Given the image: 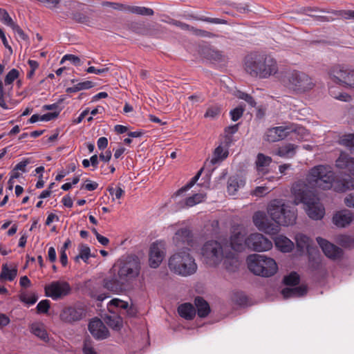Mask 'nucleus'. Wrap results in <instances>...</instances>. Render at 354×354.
<instances>
[{"mask_svg":"<svg viewBox=\"0 0 354 354\" xmlns=\"http://www.w3.org/2000/svg\"><path fill=\"white\" fill-rule=\"evenodd\" d=\"M268 213L272 221L268 218L263 212H256L253 216L254 225L261 231L276 234L279 231V226L292 225L295 223L297 215L295 212L286 205L281 201H273L268 207Z\"/></svg>","mask_w":354,"mask_h":354,"instance_id":"nucleus-1","label":"nucleus"},{"mask_svg":"<svg viewBox=\"0 0 354 354\" xmlns=\"http://www.w3.org/2000/svg\"><path fill=\"white\" fill-rule=\"evenodd\" d=\"M140 261L136 256H128L120 259L111 270L113 274L103 279V286L108 290L122 292L128 288L131 281L140 273Z\"/></svg>","mask_w":354,"mask_h":354,"instance_id":"nucleus-2","label":"nucleus"},{"mask_svg":"<svg viewBox=\"0 0 354 354\" xmlns=\"http://www.w3.org/2000/svg\"><path fill=\"white\" fill-rule=\"evenodd\" d=\"M335 175L329 165H319L313 167L306 178L308 182L323 189H329L332 187L337 192H344L351 187L354 188V182L346 180L335 181Z\"/></svg>","mask_w":354,"mask_h":354,"instance_id":"nucleus-3","label":"nucleus"},{"mask_svg":"<svg viewBox=\"0 0 354 354\" xmlns=\"http://www.w3.org/2000/svg\"><path fill=\"white\" fill-rule=\"evenodd\" d=\"M292 192L296 205L303 203L306 206L308 216L313 220H320L325 214L324 207L319 202L312 189L304 182L293 185Z\"/></svg>","mask_w":354,"mask_h":354,"instance_id":"nucleus-4","label":"nucleus"},{"mask_svg":"<svg viewBox=\"0 0 354 354\" xmlns=\"http://www.w3.org/2000/svg\"><path fill=\"white\" fill-rule=\"evenodd\" d=\"M245 70L254 77L267 79L278 72V64L274 58L257 53H251L245 58Z\"/></svg>","mask_w":354,"mask_h":354,"instance_id":"nucleus-5","label":"nucleus"},{"mask_svg":"<svg viewBox=\"0 0 354 354\" xmlns=\"http://www.w3.org/2000/svg\"><path fill=\"white\" fill-rule=\"evenodd\" d=\"M279 80L286 88L297 93L308 91L315 86L312 78L308 75L297 70L281 72Z\"/></svg>","mask_w":354,"mask_h":354,"instance_id":"nucleus-6","label":"nucleus"},{"mask_svg":"<svg viewBox=\"0 0 354 354\" xmlns=\"http://www.w3.org/2000/svg\"><path fill=\"white\" fill-rule=\"evenodd\" d=\"M168 266L174 274L187 277L194 274L197 270V264L189 250H181L169 259Z\"/></svg>","mask_w":354,"mask_h":354,"instance_id":"nucleus-7","label":"nucleus"},{"mask_svg":"<svg viewBox=\"0 0 354 354\" xmlns=\"http://www.w3.org/2000/svg\"><path fill=\"white\" fill-rule=\"evenodd\" d=\"M248 269L254 274L264 277L274 275L278 266L276 261L263 254H251L247 258Z\"/></svg>","mask_w":354,"mask_h":354,"instance_id":"nucleus-8","label":"nucleus"},{"mask_svg":"<svg viewBox=\"0 0 354 354\" xmlns=\"http://www.w3.org/2000/svg\"><path fill=\"white\" fill-rule=\"evenodd\" d=\"M227 250L228 246L223 245L216 241H207L201 249L203 261L207 265L215 267L222 261Z\"/></svg>","mask_w":354,"mask_h":354,"instance_id":"nucleus-9","label":"nucleus"},{"mask_svg":"<svg viewBox=\"0 0 354 354\" xmlns=\"http://www.w3.org/2000/svg\"><path fill=\"white\" fill-rule=\"evenodd\" d=\"M331 80L346 88H354V69L344 65H335L328 72Z\"/></svg>","mask_w":354,"mask_h":354,"instance_id":"nucleus-10","label":"nucleus"},{"mask_svg":"<svg viewBox=\"0 0 354 354\" xmlns=\"http://www.w3.org/2000/svg\"><path fill=\"white\" fill-rule=\"evenodd\" d=\"M86 310L80 303L64 307L59 315L60 319L67 324H74L86 317Z\"/></svg>","mask_w":354,"mask_h":354,"instance_id":"nucleus-11","label":"nucleus"},{"mask_svg":"<svg viewBox=\"0 0 354 354\" xmlns=\"http://www.w3.org/2000/svg\"><path fill=\"white\" fill-rule=\"evenodd\" d=\"M45 295L53 300L61 299L71 292L70 284L65 281H55L44 287Z\"/></svg>","mask_w":354,"mask_h":354,"instance_id":"nucleus-12","label":"nucleus"},{"mask_svg":"<svg viewBox=\"0 0 354 354\" xmlns=\"http://www.w3.org/2000/svg\"><path fill=\"white\" fill-rule=\"evenodd\" d=\"M304 131V129L299 127L292 129L288 126H279L268 129L264 136V140L269 142H274L281 140L288 136L290 133L297 135Z\"/></svg>","mask_w":354,"mask_h":354,"instance_id":"nucleus-13","label":"nucleus"},{"mask_svg":"<svg viewBox=\"0 0 354 354\" xmlns=\"http://www.w3.org/2000/svg\"><path fill=\"white\" fill-rule=\"evenodd\" d=\"M247 248L257 252L266 251L272 248V243L259 233L250 234L246 239Z\"/></svg>","mask_w":354,"mask_h":354,"instance_id":"nucleus-14","label":"nucleus"},{"mask_svg":"<svg viewBox=\"0 0 354 354\" xmlns=\"http://www.w3.org/2000/svg\"><path fill=\"white\" fill-rule=\"evenodd\" d=\"M173 242L176 247L189 251V248L192 247L194 242L192 230L187 227L178 230L173 237Z\"/></svg>","mask_w":354,"mask_h":354,"instance_id":"nucleus-15","label":"nucleus"},{"mask_svg":"<svg viewBox=\"0 0 354 354\" xmlns=\"http://www.w3.org/2000/svg\"><path fill=\"white\" fill-rule=\"evenodd\" d=\"M76 6L72 7L71 12H63L61 17L64 19L70 18L73 21L78 24H85L89 26L91 23V18L84 13L82 6L84 5L82 3L79 1H75Z\"/></svg>","mask_w":354,"mask_h":354,"instance_id":"nucleus-16","label":"nucleus"},{"mask_svg":"<svg viewBox=\"0 0 354 354\" xmlns=\"http://www.w3.org/2000/svg\"><path fill=\"white\" fill-rule=\"evenodd\" d=\"M91 334L97 339H104L109 336V332L104 323L98 318L91 320L88 326Z\"/></svg>","mask_w":354,"mask_h":354,"instance_id":"nucleus-17","label":"nucleus"},{"mask_svg":"<svg viewBox=\"0 0 354 354\" xmlns=\"http://www.w3.org/2000/svg\"><path fill=\"white\" fill-rule=\"evenodd\" d=\"M317 242L322 248L324 254L330 259H337L342 257V250L339 247L330 243L327 240L317 237Z\"/></svg>","mask_w":354,"mask_h":354,"instance_id":"nucleus-18","label":"nucleus"},{"mask_svg":"<svg viewBox=\"0 0 354 354\" xmlns=\"http://www.w3.org/2000/svg\"><path fill=\"white\" fill-rule=\"evenodd\" d=\"M354 215L351 211L344 209L337 212L333 216V223L339 227H345L353 221Z\"/></svg>","mask_w":354,"mask_h":354,"instance_id":"nucleus-19","label":"nucleus"},{"mask_svg":"<svg viewBox=\"0 0 354 354\" xmlns=\"http://www.w3.org/2000/svg\"><path fill=\"white\" fill-rule=\"evenodd\" d=\"M335 166L341 169H345L346 172L354 176V158L351 157L346 153H341L336 160Z\"/></svg>","mask_w":354,"mask_h":354,"instance_id":"nucleus-20","label":"nucleus"},{"mask_svg":"<svg viewBox=\"0 0 354 354\" xmlns=\"http://www.w3.org/2000/svg\"><path fill=\"white\" fill-rule=\"evenodd\" d=\"M164 252L157 243H153L150 247L149 263L150 267L158 268L163 260Z\"/></svg>","mask_w":354,"mask_h":354,"instance_id":"nucleus-21","label":"nucleus"},{"mask_svg":"<svg viewBox=\"0 0 354 354\" xmlns=\"http://www.w3.org/2000/svg\"><path fill=\"white\" fill-rule=\"evenodd\" d=\"M223 260L224 261L223 266L227 272H235L238 270L240 265L239 261L235 254L229 249L225 253Z\"/></svg>","mask_w":354,"mask_h":354,"instance_id":"nucleus-22","label":"nucleus"},{"mask_svg":"<svg viewBox=\"0 0 354 354\" xmlns=\"http://www.w3.org/2000/svg\"><path fill=\"white\" fill-rule=\"evenodd\" d=\"M245 235L240 232H234L230 237V245L232 249L236 252H241L247 248Z\"/></svg>","mask_w":354,"mask_h":354,"instance_id":"nucleus-23","label":"nucleus"},{"mask_svg":"<svg viewBox=\"0 0 354 354\" xmlns=\"http://www.w3.org/2000/svg\"><path fill=\"white\" fill-rule=\"evenodd\" d=\"M307 287L301 285L294 288H284L281 290V293L284 299H289L302 297L307 293Z\"/></svg>","mask_w":354,"mask_h":354,"instance_id":"nucleus-24","label":"nucleus"},{"mask_svg":"<svg viewBox=\"0 0 354 354\" xmlns=\"http://www.w3.org/2000/svg\"><path fill=\"white\" fill-rule=\"evenodd\" d=\"M274 244L276 248L283 252H289L294 247L293 242L283 235H278L275 237Z\"/></svg>","mask_w":354,"mask_h":354,"instance_id":"nucleus-25","label":"nucleus"},{"mask_svg":"<svg viewBox=\"0 0 354 354\" xmlns=\"http://www.w3.org/2000/svg\"><path fill=\"white\" fill-rule=\"evenodd\" d=\"M194 305L199 317H206L211 311L209 304L201 297H196L195 298Z\"/></svg>","mask_w":354,"mask_h":354,"instance_id":"nucleus-26","label":"nucleus"},{"mask_svg":"<svg viewBox=\"0 0 354 354\" xmlns=\"http://www.w3.org/2000/svg\"><path fill=\"white\" fill-rule=\"evenodd\" d=\"M178 312L180 317L187 320L193 319L196 313V308L190 303L180 305L178 308Z\"/></svg>","mask_w":354,"mask_h":354,"instance_id":"nucleus-27","label":"nucleus"},{"mask_svg":"<svg viewBox=\"0 0 354 354\" xmlns=\"http://www.w3.org/2000/svg\"><path fill=\"white\" fill-rule=\"evenodd\" d=\"M183 17L187 19H194L197 21H202L204 22H207L210 24H228L227 20L219 18H212L206 17L204 15H196L193 13L183 15Z\"/></svg>","mask_w":354,"mask_h":354,"instance_id":"nucleus-28","label":"nucleus"},{"mask_svg":"<svg viewBox=\"0 0 354 354\" xmlns=\"http://www.w3.org/2000/svg\"><path fill=\"white\" fill-rule=\"evenodd\" d=\"M297 148L298 145L288 143L279 147L277 150L276 154L282 158H291L296 154V150Z\"/></svg>","mask_w":354,"mask_h":354,"instance_id":"nucleus-29","label":"nucleus"},{"mask_svg":"<svg viewBox=\"0 0 354 354\" xmlns=\"http://www.w3.org/2000/svg\"><path fill=\"white\" fill-rule=\"evenodd\" d=\"M245 180L238 176L229 178L227 181V191L230 194H234L237 190L245 185Z\"/></svg>","mask_w":354,"mask_h":354,"instance_id":"nucleus-30","label":"nucleus"},{"mask_svg":"<svg viewBox=\"0 0 354 354\" xmlns=\"http://www.w3.org/2000/svg\"><path fill=\"white\" fill-rule=\"evenodd\" d=\"M176 26L180 28L183 30L192 31L197 36L207 37H211L212 36V33L207 30L196 28L180 21H178Z\"/></svg>","mask_w":354,"mask_h":354,"instance_id":"nucleus-31","label":"nucleus"},{"mask_svg":"<svg viewBox=\"0 0 354 354\" xmlns=\"http://www.w3.org/2000/svg\"><path fill=\"white\" fill-rule=\"evenodd\" d=\"M147 26L148 24H146L142 21H131L128 24V28L129 30L133 31V32L140 35H147Z\"/></svg>","mask_w":354,"mask_h":354,"instance_id":"nucleus-32","label":"nucleus"},{"mask_svg":"<svg viewBox=\"0 0 354 354\" xmlns=\"http://www.w3.org/2000/svg\"><path fill=\"white\" fill-rule=\"evenodd\" d=\"M128 302L115 298L109 302L107 307L110 313L115 314L117 310H125L128 308Z\"/></svg>","mask_w":354,"mask_h":354,"instance_id":"nucleus-33","label":"nucleus"},{"mask_svg":"<svg viewBox=\"0 0 354 354\" xmlns=\"http://www.w3.org/2000/svg\"><path fill=\"white\" fill-rule=\"evenodd\" d=\"M104 321L106 324L115 330H120L122 326V319L119 316L106 315Z\"/></svg>","mask_w":354,"mask_h":354,"instance_id":"nucleus-34","label":"nucleus"},{"mask_svg":"<svg viewBox=\"0 0 354 354\" xmlns=\"http://www.w3.org/2000/svg\"><path fill=\"white\" fill-rule=\"evenodd\" d=\"M228 148L223 147L221 145L218 146L214 151V157L210 161L212 165H215L220 160H223L228 156Z\"/></svg>","mask_w":354,"mask_h":354,"instance_id":"nucleus-35","label":"nucleus"},{"mask_svg":"<svg viewBox=\"0 0 354 354\" xmlns=\"http://www.w3.org/2000/svg\"><path fill=\"white\" fill-rule=\"evenodd\" d=\"M30 331L32 334L44 340V342L48 341V335L44 328L42 324L34 323L30 326Z\"/></svg>","mask_w":354,"mask_h":354,"instance_id":"nucleus-36","label":"nucleus"},{"mask_svg":"<svg viewBox=\"0 0 354 354\" xmlns=\"http://www.w3.org/2000/svg\"><path fill=\"white\" fill-rule=\"evenodd\" d=\"M147 27V35L146 36L160 37L166 31V28L158 24H148Z\"/></svg>","mask_w":354,"mask_h":354,"instance_id":"nucleus-37","label":"nucleus"},{"mask_svg":"<svg viewBox=\"0 0 354 354\" xmlns=\"http://www.w3.org/2000/svg\"><path fill=\"white\" fill-rule=\"evenodd\" d=\"M95 86V84L91 81H84L82 82H78L75 84L73 86L68 87L66 89V92L68 93H76L80 91L86 90L93 88Z\"/></svg>","mask_w":354,"mask_h":354,"instance_id":"nucleus-38","label":"nucleus"},{"mask_svg":"<svg viewBox=\"0 0 354 354\" xmlns=\"http://www.w3.org/2000/svg\"><path fill=\"white\" fill-rule=\"evenodd\" d=\"M308 266H309L310 270L312 272H316L322 274L324 271L323 265L322 263L320 257L319 256H317V257L310 256Z\"/></svg>","mask_w":354,"mask_h":354,"instance_id":"nucleus-39","label":"nucleus"},{"mask_svg":"<svg viewBox=\"0 0 354 354\" xmlns=\"http://www.w3.org/2000/svg\"><path fill=\"white\" fill-rule=\"evenodd\" d=\"M129 12L142 16H152L154 14L151 8L136 6H129Z\"/></svg>","mask_w":354,"mask_h":354,"instance_id":"nucleus-40","label":"nucleus"},{"mask_svg":"<svg viewBox=\"0 0 354 354\" xmlns=\"http://www.w3.org/2000/svg\"><path fill=\"white\" fill-rule=\"evenodd\" d=\"M204 170V168H201L198 171V173L196 174L195 176H194L190 180L189 182H188L185 186L182 187L180 189H179L175 194L174 195L176 196H180L182 194H183L184 192L188 191L189 189H190L197 182V180H198V178H200L202 172Z\"/></svg>","mask_w":354,"mask_h":354,"instance_id":"nucleus-41","label":"nucleus"},{"mask_svg":"<svg viewBox=\"0 0 354 354\" xmlns=\"http://www.w3.org/2000/svg\"><path fill=\"white\" fill-rule=\"evenodd\" d=\"M17 274V270L9 269L6 264L3 265L2 271L0 274V279L1 280H8L9 281H12L15 279Z\"/></svg>","mask_w":354,"mask_h":354,"instance_id":"nucleus-42","label":"nucleus"},{"mask_svg":"<svg viewBox=\"0 0 354 354\" xmlns=\"http://www.w3.org/2000/svg\"><path fill=\"white\" fill-rule=\"evenodd\" d=\"M206 194L203 193L195 194L185 199V205L187 207H193L205 201Z\"/></svg>","mask_w":354,"mask_h":354,"instance_id":"nucleus-43","label":"nucleus"},{"mask_svg":"<svg viewBox=\"0 0 354 354\" xmlns=\"http://www.w3.org/2000/svg\"><path fill=\"white\" fill-rule=\"evenodd\" d=\"M310 239L306 235L299 233L295 235V241L298 250L303 251L304 249L308 248L309 245Z\"/></svg>","mask_w":354,"mask_h":354,"instance_id":"nucleus-44","label":"nucleus"},{"mask_svg":"<svg viewBox=\"0 0 354 354\" xmlns=\"http://www.w3.org/2000/svg\"><path fill=\"white\" fill-rule=\"evenodd\" d=\"M299 282V275L295 272H290L288 275L285 276L283 279V283L286 286H295L298 285Z\"/></svg>","mask_w":354,"mask_h":354,"instance_id":"nucleus-45","label":"nucleus"},{"mask_svg":"<svg viewBox=\"0 0 354 354\" xmlns=\"http://www.w3.org/2000/svg\"><path fill=\"white\" fill-rule=\"evenodd\" d=\"M271 162L272 158L270 157L265 156L263 153H259L256 161L257 169H263V168L268 167Z\"/></svg>","mask_w":354,"mask_h":354,"instance_id":"nucleus-46","label":"nucleus"},{"mask_svg":"<svg viewBox=\"0 0 354 354\" xmlns=\"http://www.w3.org/2000/svg\"><path fill=\"white\" fill-rule=\"evenodd\" d=\"M79 248H80V254H79V255H77L75 257V261H77L78 259L80 258L85 263H86L88 259H89V257L91 256L90 248L84 244L80 245Z\"/></svg>","mask_w":354,"mask_h":354,"instance_id":"nucleus-47","label":"nucleus"},{"mask_svg":"<svg viewBox=\"0 0 354 354\" xmlns=\"http://www.w3.org/2000/svg\"><path fill=\"white\" fill-rule=\"evenodd\" d=\"M102 6H109L112 8L114 10H121L124 12H129V5L117 3V2H111V1H103L102 2Z\"/></svg>","mask_w":354,"mask_h":354,"instance_id":"nucleus-48","label":"nucleus"},{"mask_svg":"<svg viewBox=\"0 0 354 354\" xmlns=\"http://www.w3.org/2000/svg\"><path fill=\"white\" fill-rule=\"evenodd\" d=\"M339 244L346 248H354V239L348 235H342L338 238Z\"/></svg>","mask_w":354,"mask_h":354,"instance_id":"nucleus-49","label":"nucleus"},{"mask_svg":"<svg viewBox=\"0 0 354 354\" xmlns=\"http://www.w3.org/2000/svg\"><path fill=\"white\" fill-rule=\"evenodd\" d=\"M220 113H221V108L218 106H217V105L211 106L207 109V111L204 115V117L214 119V118H217L220 115Z\"/></svg>","mask_w":354,"mask_h":354,"instance_id":"nucleus-50","label":"nucleus"},{"mask_svg":"<svg viewBox=\"0 0 354 354\" xmlns=\"http://www.w3.org/2000/svg\"><path fill=\"white\" fill-rule=\"evenodd\" d=\"M341 143L349 148L352 152H354V134L345 135L342 138Z\"/></svg>","mask_w":354,"mask_h":354,"instance_id":"nucleus-51","label":"nucleus"},{"mask_svg":"<svg viewBox=\"0 0 354 354\" xmlns=\"http://www.w3.org/2000/svg\"><path fill=\"white\" fill-rule=\"evenodd\" d=\"M0 21L9 27L15 24L8 12L3 8H0Z\"/></svg>","mask_w":354,"mask_h":354,"instance_id":"nucleus-52","label":"nucleus"},{"mask_svg":"<svg viewBox=\"0 0 354 354\" xmlns=\"http://www.w3.org/2000/svg\"><path fill=\"white\" fill-rule=\"evenodd\" d=\"M19 71L15 68H12L8 73L5 77V84H11L19 77Z\"/></svg>","mask_w":354,"mask_h":354,"instance_id":"nucleus-53","label":"nucleus"},{"mask_svg":"<svg viewBox=\"0 0 354 354\" xmlns=\"http://www.w3.org/2000/svg\"><path fill=\"white\" fill-rule=\"evenodd\" d=\"M244 111L245 109L242 106H239L235 109L231 110L230 114L232 120L236 122L238 120H239L242 117Z\"/></svg>","mask_w":354,"mask_h":354,"instance_id":"nucleus-54","label":"nucleus"},{"mask_svg":"<svg viewBox=\"0 0 354 354\" xmlns=\"http://www.w3.org/2000/svg\"><path fill=\"white\" fill-rule=\"evenodd\" d=\"M237 97L245 100L252 107L256 106L257 103H256L254 99L253 98V97L252 95H250V94L239 91L238 93Z\"/></svg>","mask_w":354,"mask_h":354,"instance_id":"nucleus-55","label":"nucleus"},{"mask_svg":"<svg viewBox=\"0 0 354 354\" xmlns=\"http://www.w3.org/2000/svg\"><path fill=\"white\" fill-rule=\"evenodd\" d=\"M50 301L48 299L39 301L36 308L37 313H47L50 308Z\"/></svg>","mask_w":354,"mask_h":354,"instance_id":"nucleus-56","label":"nucleus"},{"mask_svg":"<svg viewBox=\"0 0 354 354\" xmlns=\"http://www.w3.org/2000/svg\"><path fill=\"white\" fill-rule=\"evenodd\" d=\"M65 61H70L75 66H80L81 65L80 59L77 56L72 55V54L65 55L62 57L60 63L63 64Z\"/></svg>","mask_w":354,"mask_h":354,"instance_id":"nucleus-57","label":"nucleus"},{"mask_svg":"<svg viewBox=\"0 0 354 354\" xmlns=\"http://www.w3.org/2000/svg\"><path fill=\"white\" fill-rule=\"evenodd\" d=\"M209 58L212 60L216 61V62H221L223 60V53L221 51L214 50V49H209L207 54Z\"/></svg>","mask_w":354,"mask_h":354,"instance_id":"nucleus-58","label":"nucleus"},{"mask_svg":"<svg viewBox=\"0 0 354 354\" xmlns=\"http://www.w3.org/2000/svg\"><path fill=\"white\" fill-rule=\"evenodd\" d=\"M333 13H334L337 16H339L345 19H354L353 10H338L333 11Z\"/></svg>","mask_w":354,"mask_h":354,"instance_id":"nucleus-59","label":"nucleus"},{"mask_svg":"<svg viewBox=\"0 0 354 354\" xmlns=\"http://www.w3.org/2000/svg\"><path fill=\"white\" fill-rule=\"evenodd\" d=\"M15 32H16L19 37L24 40L26 41L28 39V35L24 32V30L15 23L10 27Z\"/></svg>","mask_w":354,"mask_h":354,"instance_id":"nucleus-60","label":"nucleus"},{"mask_svg":"<svg viewBox=\"0 0 354 354\" xmlns=\"http://www.w3.org/2000/svg\"><path fill=\"white\" fill-rule=\"evenodd\" d=\"M30 163V160L28 158H26L17 164L14 167L13 171H21L22 172H26V167Z\"/></svg>","mask_w":354,"mask_h":354,"instance_id":"nucleus-61","label":"nucleus"},{"mask_svg":"<svg viewBox=\"0 0 354 354\" xmlns=\"http://www.w3.org/2000/svg\"><path fill=\"white\" fill-rule=\"evenodd\" d=\"M97 187H98V183L87 179L86 180V183L84 184L81 188L82 189L84 188L85 189H86L88 191H93V190L96 189L97 188Z\"/></svg>","mask_w":354,"mask_h":354,"instance_id":"nucleus-62","label":"nucleus"},{"mask_svg":"<svg viewBox=\"0 0 354 354\" xmlns=\"http://www.w3.org/2000/svg\"><path fill=\"white\" fill-rule=\"evenodd\" d=\"M59 114V111L58 112H49L47 113L44 114L43 115H41L40 120L41 121H50L56 118Z\"/></svg>","mask_w":354,"mask_h":354,"instance_id":"nucleus-63","label":"nucleus"},{"mask_svg":"<svg viewBox=\"0 0 354 354\" xmlns=\"http://www.w3.org/2000/svg\"><path fill=\"white\" fill-rule=\"evenodd\" d=\"M344 203L348 207H354V193L348 194L344 198Z\"/></svg>","mask_w":354,"mask_h":354,"instance_id":"nucleus-64","label":"nucleus"}]
</instances>
